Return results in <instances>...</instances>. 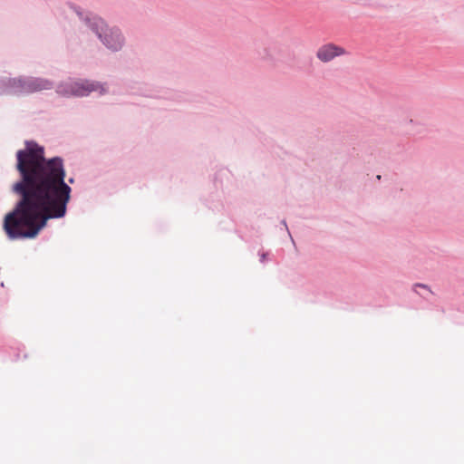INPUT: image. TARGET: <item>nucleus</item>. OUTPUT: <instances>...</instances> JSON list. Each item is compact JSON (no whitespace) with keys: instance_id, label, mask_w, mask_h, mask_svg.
Wrapping results in <instances>:
<instances>
[{"instance_id":"nucleus-3","label":"nucleus","mask_w":464,"mask_h":464,"mask_svg":"<svg viewBox=\"0 0 464 464\" xmlns=\"http://www.w3.org/2000/svg\"><path fill=\"white\" fill-rule=\"evenodd\" d=\"M283 46L278 44H268L255 49L256 59L269 66L276 67L281 62Z\"/></svg>"},{"instance_id":"nucleus-6","label":"nucleus","mask_w":464,"mask_h":464,"mask_svg":"<svg viewBox=\"0 0 464 464\" xmlns=\"http://www.w3.org/2000/svg\"><path fill=\"white\" fill-rule=\"evenodd\" d=\"M58 87H103L100 82H93L82 78H68L66 81L62 82Z\"/></svg>"},{"instance_id":"nucleus-2","label":"nucleus","mask_w":464,"mask_h":464,"mask_svg":"<svg viewBox=\"0 0 464 464\" xmlns=\"http://www.w3.org/2000/svg\"><path fill=\"white\" fill-rule=\"evenodd\" d=\"M68 6L108 51L115 53L124 49L126 37L119 26L110 25L100 15L73 3H69Z\"/></svg>"},{"instance_id":"nucleus-8","label":"nucleus","mask_w":464,"mask_h":464,"mask_svg":"<svg viewBox=\"0 0 464 464\" xmlns=\"http://www.w3.org/2000/svg\"><path fill=\"white\" fill-rule=\"evenodd\" d=\"M417 287H421V288L428 289V286H427V285H422V284H416V285H414V291H416V292H417V290H416V288H417Z\"/></svg>"},{"instance_id":"nucleus-4","label":"nucleus","mask_w":464,"mask_h":464,"mask_svg":"<svg viewBox=\"0 0 464 464\" xmlns=\"http://www.w3.org/2000/svg\"><path fill=\"white\" fill-rule=\"evenodd\" d=\"M53 83L44 78L20 76L11 78L8 76L0 77V87H47Z\"/></svg>"},{"instance_id":"nucleus-7","label":"nucleus","mask_w":464,"mask_h":464,"mask_svg":"<svg viewBox=\"0 0 464 464\" xmlns=\"http://www.w3.org/2000/svg\"><path fill=\"white\" fill-rule=\"evenodd\" d=\"M91 89H76V92H73L74 95H88L90 93Z\"/></svg>"},{"instance_id":"nucleus-5","label":"nucleus","mask_w":464,"mask_h":464,"mask_svg":"<svg viewBox=\"0 0 464 464\" xmlns=\"http://www.w3.org/2000/svg\"><path fill=\"white\" fill-rule=\"evenodd\" d=\"M347 54H349V52L345 48L334 43L321 45L315 53L316 58L324 63H331L335 58Z\"/></svg>"},{"instance_id":"nucleus-1","label":"nucleus","mask_w":464,"mask_h":464,"mask_svg":"<svg viewBox=\"0 0 464 464\" xmlns=\"http://www.w3.org/2000/svg\"><path fill=\"white\" fill-rule=\"evenodd\" d=\"M16 169L21 179L13 185L19 196L7 213L3 227L11 239L34 238L52 218L65 216L72 188L65 181L60 158L45 160L44 150L34 141L16 152Z\"/></svg>"}]
</instances>
